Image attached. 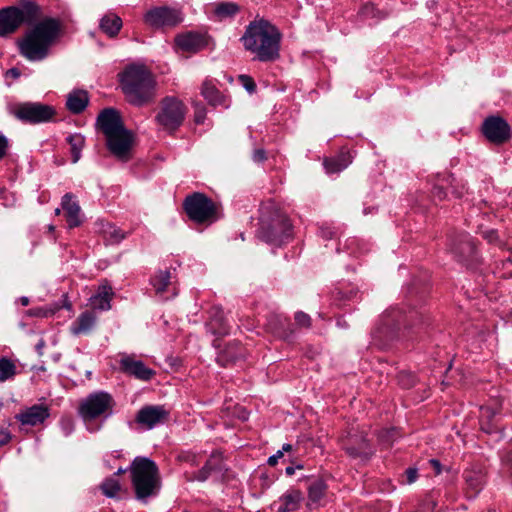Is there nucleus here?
Returning a JSON list of instances; mask_svg holds the SVG:
<instances>
[{
	"label": "nucleus",
	"mask_w": 512,
	"mask_h": 512,
	"mask_svg": "<svg viewBox=\"0 0 512 512\" xmlns=\"http://www.w3.org/2000/svg\"><path fill=\"white\" fill-rule=\"evenodd\" d=\"M95 126L105 136L106 147L115 158L122 162L131 159L134 135L125 127L117 109L109 107L101 110L96 118Z\"/></svg>",
	"instance_id": "obj_5"
},
{
	"label": "nucleus",
	"mask_w": 512,
	"mask_h": 512,
	"mask_svg": "<svg viewBox=\"0 0 512 512\" xmlns=\"http://www.w3.org/2000/svg\"><path fill=\"white\" fill-rule=\"evenodd\" d=\"M463 478L467 486L477 493L482 489L485 483L486 474L482 469H466L463 472Z\"/></svg>",
	"instance_id": "obj_32"
},
{
	"label": "nucleus",
	"mask_w": 512,
	"mask_h": 512,
	"mask_svg": "<svg viewBox=\"0 0 512 512\" xmlns=\"http://www.w3.org/2000/svg\"><path fill=\"white\" fill-rule=\"evenodd\" d=\"M257 236L262 241L281 246L293 236V225L289 217L269 201L260 207Z\"/></svg>",
	"instance_id": "obj_6"
},
{
	"label": "nucleus",
	"mask_w": 512,
	"mask_h": 512,
	"mask_svg": "<svg viewBox=\"0 0 512 512\" xmlns=\"http://www.w3.org/2000/svg\"><path fill=\"white\" fill-rule=\"evenodd\" d=\"M89 104V96L85 90H74L67 96L66 107L72 114L82 113Z\"/></svg>",
	"instance_id": "obj_29"
},
{
	"label": "nucleus",
	"mask_w": 512,
	"mask_h": 512,
	"mask_svg": "<svg viewBox=\"0 0 512 512\" xmlns=\"http://www.w3.org/2000/svg\"><path fill=\"white\" fill-rule=\"evenodd\" d=\"M97 315L92 310L82 312L75 322L71 325V333L73 335L88 334L92 331L96 324Z\"/></svg>",
	"instance_id": "obj_26"
},
{
	"label": "nucleus",
	"mask_w": 512,
	"mask_h": 512,
	"mask_svg": "<svg viewBox=\"0 0 512 512\" xmlns=\"http://www.w3.org/2000/svg\"><path fill=\"white\" fill-rule=\"evenodd\" d=\"M212 334L225 336L230 332V327L225 319L224 312L219 307H213L210 311V321L207 324Z\"/></svg>",
	"instance_id": "obj_27"
},
{
	"label": "nucleus",
	"mask_w": 512,
	"mask_h": 512,
	"mask_svg": "<svg viewBox=\"0 0 512 512\" xmlns=\"http://www.w3.org/2000/svg\"><path fill=\"white\" fill-rule=\"evenodd\" d=\"M246 356V349L242 344L233 340L228 342L217 354L216 361L222 367H228L243 360Z\"/></svg>",
	"instance_id": "obj_19"
},
{
	"label": "nucleus",
	"mask_w": 512,
	"mask_h": 512,
	"mask_svg": "<svg viewBox=\"0 0 512 512\" xmlns=\"http://www.w3.org/2000/svg\"><path fill=\"white\" fill-rule=\"evenodd\" d=\"M358 16L362 20L375 19L378 21L384 19L387 13L378 9L373 3L367 2L360 7Z\"/></svg>",
	"instance_id": "obj_37"
},
{
	"label": "nucleus",
	"mask_w": 512,
	"mask_h": 512,
	"mask_svg": "<svg viewBox=\"0 0 512 512\" xmlns=\"http://www.w3.org/2000/svg\"><path fill=\"white\" fill-rule=\"evenodd\" d=\"M116 402L112 395L105 391L90 393L78 406V414L84 422L98 418L107 419L113 414Z\"/></svg>",
	"instance_id": "obj_10"
},
{
	"label": "nucleus",
	"mask_w": 512,
	"mask_h": 512,
	"mask_svg": "<svg viewBox=\"0 0 512 512\" xmlns=\"http://www.w3.org/2000/svg\"><path fill=\"white\" fill-rule=\"evenodd\" d=\"M327 491V485L321 478L315 479L308 487V503L307 506L311 509L317 507L320 501L324 498Z\"/></svg>",
	"instance_id": "obj_31"
},
{
	"label": "nucleus",
	"mask_w": 512,
	"mask_h": 512,
	"mask_svg": "<svg viewBox=\"0 0 512 512\" xmlns=\"http://www.w3.org/2000/svg\"><path fill=\"white\" fill-rule=\"evenodd\" d=\"M252 159L254 162L262 163L267 160V153L262 148L255 149L252 154Z\"/></svg>",
	"instance_id": "obj_52"
},
{
	"label": "nucleus",
	"mask_w": 512,
	"mask_h": 512,
	"mask_svg": "<svg viewBox=\"0 0 512 512\" xmlns=\"http://www.w3.org/2000/svg\"><path fill=\"white\" fill-rule=\"evenodd\" d=\"M484 237L489 241V242H493L494 240L497 239V232L494 231V230H490L488 232H486L484 234Z\"/></svg>",
	"instance_id": "obj_57"
},
{
	"label": "nucleus",
	"mask_w": 512,
	"mask_h": 512,
	"mask_svg": "<svg viewBox=\"0 0 512 512\" xmlns=\"http://www.w3.org/2000/svg\"><path fill=\"white\" fill-rule=\"evenodd\" d=\"M118 79L122 93L130 105L143 107L155 102L157 81L153 73L145 65H127L118 74Z\"/></svg>",
	"instance_id": "obj_4"
},
{
	"label": "nucleus",
	"mask_w": 512,
	"mask_h": 512,
	"mask_svg": "<svg viewBox=\"0 0 512 512\" xmlns=\"http://www.w3.org/2000/svg\"><path fill=\"white\" fill-rule=\"evenodd\" d=\"M277 462H278V459H277L274 455L270 456V457L268 458V460H267V463H268L270 466H275V465L277 464Z\"/></svg>",
	"instance_id": "obj_62"
},
{
	"label": "nucleus",
	"mask_w": 512,
	"mask_h": 512,
	"mask_svg": "<svg viewBox=\"0 0 512 512\" xmlns=\"http://www.w3.org/2000/svg\"><path fill=\"white\" fill-rule=\"evenodd\" d=\"M73 198V194L66 193L61 200V207L65 212V218L70 229L79 227L82 224L81 208Z\"/></svg>",
	"instance_id": "obj_23"
},
{
	"label": "nucleus",
	"mask_w": 512,
	"mask_h": 512,
	"mask_svg": "<svg viewBox=\"0 0 512 512\" xmlns=\"http://www.w3.org/2000/svg\"><path fill=\"white\" fill-rule=\"evenodd\" d=\"M343 450L354 459L368 461L375 453L370 441L364 433H348L342 440Z\"/></svg>",
	"instance_id": "obj_14"
},
{
	"label": "nucleus",
	"mask_w": 512,
	"mask_h": 512,
	"mask_svg": "<svg viewBox=\"0 0 512 512\" xmlns=\"http://www.w3.org/2000/svg\"><path fill=\"white\" fill-rule=\"evenodd\" d=\"M282 34L266 19L251 21L240 38L246 51L254 55L259 62H275L280 58Z\"/></svg>",
	"instance_id": "obj_3"
},
{
	"label": "nucleus",
	"mask_w": 512,
	"mask_h": 512,
	"mask_svg": "<svg viewBox=\"0 0 512 512\" xmlns=\"http://www.w3.org/2000/svg\"><path fill=\"white\" fill-rule=\"evenodd\" d=\"M294 320H295V324L299 327V328H310L311 325H312V319L311 317L303 312V311H298L295 313V316H294Z\"/></svg>",
	"instance_id": "obj_44"
},
{
	"label": "nucleus",
	"mask_w": 512,
	"mask_h": 512,
	"mask_svg": "<svg viewBox=\"0 0 512 512\" xmlns=\"http://www.w3.org/2000/svg\"><path fill=\"white\" fill-rule=\"evenodd\" d=\"M119 366L124 374L142 381H149L156 375L155 370L146 366L143 361L136 360L133 356L122 357Z\"/></svg>",
	"instance_id": "obj_18"
},
{
	"label": "nucleus",
	"mask_w": 512,
	"mask_h": 512,
	"mask_svg": "<svg viewBox=\"0 0 512 512\" xmlns=\"http://www.w3.org/2000/svg\"><path fill=\"white\" fill-rule=\"evenodd\" d=\"M481 131L485 138L492 144L502 145L512 137V128L501 116L491 115L485 118Z\"/></svg>",
	"instance_id": "obj_12"
},
{
	"label": "nucleus",
	"mask_w": 512,
	"mask_h": 512,
	"mask_svg": "<svg viewBox=\"0 0 512 512\" xmlns=\"http://www.w3.org/2000/svg\"><path fill=\"white\" fill-rule=\"evenodd\" d=\"M429 464L433 468L436 475H439L442 472V465L439 460L434 458L430 459Z\"/></svg>",
	"instance_id": "obj_55"
},
{
	"label": "nucleus",
	"mask_w": 512,
	"mask_h": 512,
	"mask_svg": "<svg viewBox=\"0 0 512 512\" xmlns=\"http://www.w3.org/2000/svg\"><path fill=\"white\" fill-rule=\"evenodd\" d=\"M292 448H293V447H292V445H291V444L286 443V444H284V445L282 446V450H281V451H283V453H284V452H289V451H291V450H292Z\"/></svg>",
	"instance_id": "obj_64"
},
{
	"label": "nucleus",
	"mask_w": 512,
	"mask_h": 512,
	"mask_svg": "<svg viewBox=\"0 0 512 512\" xmlns=\"http://www.w3.org/2000/svg\"><path fill=\"white\" fill-rule=\"evenodd\" d=\"M319 235L324 240H331L337 236V232L333 227L323 225L319 228Z\"/></svg>",
	"instance_id": "obj_48"
},
{
	"label": "nucleus",
	"mask_w": 512,
	"mask_h": 512,
	"mask_svg": "<svg viewBox=\"0 0 512 512\" xmlns=\"http://www.w3.org/2000/svg\"><path fill=\"white\" fill-rule=\"evenodd\" d=\"M398 383L403 387V388H406V389H409L411 387L414 386L415 384V378L413 375H411L410 373H406V372H400L398 374Z\"/></svg>",
	"instance_id": "obj_46"
},
{
	"label": "nucleus",
	"mask_w": 512,
	"mask_h": 512,
	"mask_svg": "<svg viewBox=\"0 0 512 512\" xmlns=\"http://www.w3.org/2000/svg\"><path fill=\"white\" fill-rule=\"evenodd\" d=\"M67 143L70 145V153L72 163H76L81 158V151L85 145V138L80 133L71 134L66 138Z\"/></svg>",
	"instance_id": "obj_35"
},
{
	"label": "nucleus",
	"mask_w": 512,
	"mask_h": 512,
	"mask_svg": "<svg viewBox=\"0 0 512 512\" xmlns=\"http://www.w3.org/2000/svg\"><path fill=\"white\" fill-rule=\"evenodd\" d=\"M42 9L35 0H18L16 5L0 9V37L15 33L23 24L33 27L18 42L20 54L29 61H42L62 30L58 18L41 17Z\"/></svg>",
	"instance_id": "obj_1"
},
{
	"label": "nucleus",
	"mask_w": 512,
	"mask_h": 512,
	"mask_svg": "<svg viewBox=\"0 0 512 512\" xmlns=\"http://www.w3.org/2000/svg\"><path fill=\"white\" fill-rule=\"evenodd\" d=\"M123 21L114 12L106 13L99 22V29L109 38H115L122 29Z\"/></svg>",
	"instance_id": "obj_28"
},
{
	"label": "nucleus",
	"mask_w": 512,
	"mask_h": 512,
	"mask_svg": "<svg viewBox=\"0 0 512 512\" xmlns=\"http://www.w3.org/2000/svg\"><path fill=\"white\" fill-rule=\"evenodd\" d=\"M206 119V108L202 104H195L194 121L203 124Z\"/></svg>",
	"instance_id": "obj_49"
},
{
	"label": "nucleus",
	"mask_w": 512,
	"mask_h": 512,
	"mask_svg": "<svg viewBox=\"0 0 512 512\" xmlns=\"http://www.w3.org/2000/svg\"><path fill=\"white\" fill-rule=\"evenodd\" d=\"M8 147V139L4 135L0 134V160L6 156Z\"/></svg>",
	"instance_id": "obj_53"
},
{
	"label": "nucleus",
	"mask_w": 512,
	"mask_h": 512,
	"mask_svg": "<svg viewBox=\"0 0 512 512\" xmlns=\"http://www.w3.org/2000/svg\"><path fill=\"white\" fill-rule=\"evenodd\" d=\"M209 40L210 37L205 33L188 31L178 34L175 37V44L184 52L198 53L208 46Z\"/></svg>",
	"instance_id": "obj_15"
},
{
	"label": "nucleus",
	"mask_w": 512,
	"mask_h": 512,
	"mask_svg": "<svg viewBox=\"0 0 512 512\" xmlns=\"http://www.w3.org/2000/svg\"><path fill=\"white\" fill-rule=\"evenodd\" d=\"M13 115L23 123L40 124L50 122L56 116L53 106L41 102H24L15 105Z\"/></svg>",
	"instance_id": "obj_11"
},
{
	"label": "nucleus",
	"mask_w": 512,
	"mask_h": 512,
	"mask_svg": "<svg viewBox=\"0 0 512 512\" xmlns=\"http://www.w3.org/2000/svg\"><path fill=\"white\" fill-rule=\"evenodd\" d=\"M352 162V156L347 148H342L339 153L333 157H326L323 166L327 173L333 174L344 170Z\"/></svg>",
	"instance_id": "obj_24"
},
{
	"label": "nucleus",
	"mask_w": 512,
	"mask_h": 512,
	"mask_svg": "<svg viewBox=\"0 0 512 512\" xmlns=\"http://www.w3.org/2000/svg\"><path fill=\"white\" fill-rule=\"evenodd\" d=\"M240 11V7L234 2H220L215 6L214 14L219 20L234 17Z\"/></svg>",
	"instance_id": "obj_36"
},
{
	"label": "nucleus",
	"mask_w": 512,
	"mask_h": 512,
	"mask_svg": "<svg viewBox=\"0 0 512 512\" xmlns=\"http://www.w3.org/2000/svg\"><path fill=\"white\" fill-rule=\"evenodd\" d=\"M465 187L462 186L461 189H458V188H454L453 191H452V194L456 197V198H462L464 193H465Z\"/></svg>",
	"instance_id": "obj_58"
},
{
	"label": "nucleus",
	"mask_w": 512,
	"mask_h": 512,
	"mask_svg": "<svg viewBox=\"0 0 512 512\" xmlns=\"http://www.w3.org/2000/svg\"><path fill=\"white\" fill-rule=\"evenodd\" d=\"M45 347V341L43 339H40L39 342L36 344V350L39 355H42L43 348Z\"/></svg>",
	"instance_id": "obj_61"
},
{
	"label": "nucleus",
	"mask_w": 512,
	"mask_h": 512,
	"mask_svg": "<svg viewBox=\"0 0 512 512\" xmlns=\"http://www.w3.org/2000/svg\"><path fill=\"white\" fill-rule=\"evenodd\" d=\"M100 489L106 497L114 498L120 491L121 485L114 477H108L102 482Z\"/></svg>",
	"instance_id": "obj_42"
},
{
	"label": "nucleus",
	"mask_w": 512,
	"mask_h": 512,
	"mask_svg": "<svg viewBox=\"0 0 512 512\" xmlns=\"http://www.w3.org/2000/svg\"><path fill=\"white\" fill-rule=\"evenodd\" d=\"M145 23L154 29L172 28L182 22L179 10L167 6L154 7L144 15Z\"/></svg>",
	"instance_id": "obj_13"
},
{
	"label": "nucleus",
	"mask_w": 512,
	"mask_h": 512,
	"mask_svg": "<svg viewBox=\"0 0 512 512\" xmlns=\"http://www.w3.org/2000/svg\"><path fill=\"white\" fill-rule=\"evenodd\" d=\"M431 196H432V200L434 201V203L437 204L446 199L447 192L445 191V189L442 186L434 185L431 190Z\"/></svg>",
	"instance_id": "obj_47"
},
{
	"label": "nucleus",
	"mask_w": 512,
	"mask_h": 512,
	"mask_svg": "<svg viewBox=\"0 0 512 512\" xmlns=\"http://www.w3.org/2000/svg\"><path fill=\"white\" fill-rule=\"evenodd\" d=\"M182 208L188 219L197 225H211L222 217L221 205L202 192L188 194Z\"/></svg>",
	"instance_id": "obj_8"
},
{
	"label": "nucleus",
	"mask_w": 512,
	"mask_h": 512,
	"mask_svg": "<svg viewBox=\"0 0 512 512\" xmlns=\"http://www.w3.org/2000/svg\"><path fill=\"white\" fill-rule=\"evenodd\" d=\"M430 316L423 306L392 307L380 317L371 332L372 343L386 349L393 341L407 337L410 331L417 332L430 324Z\"/></svg>",
	"instance_id": "obj_2"
},
{
	"label": "nucleus",
	"mask_w": 512,
	"mask_h": 512,
	"mask_svg": "<svg viewBox=\"0 0 512 512\" xmlns=\"http://www.w3.org/2000/svg\"><path fill=\"white\" fill-rule=\"evenodd\" d=\"M450 249L458 261H472L476 255V244L467 233H461L451 240Z\"/></svg>",
	"instance_id": "obj_17"
},
{
	"label": "nucleus",
	"mask_w": 512,
	"mask_h": 512,
	"mask_svg": "<svg viewBox=\"0 0 512 512\" xmlns=\"http://www.w3.org/2000/svg\"><path fill=\"white\" fill-rule=\"evenodd\" d=\"M63 298V304H62V307L67 309V310H71L72 309V304L71 302L68 300V296L67 294H63L62 296Z\"/></svg>",
	"instance_id": "obj_59"
},
{
	"label": "nucleus",
	"mask_w": 512,
	"mask_h": 512,
	"mask_svg": "<svg viewBox=\"0 0 512 512\" xmlns=\"http://www.w3.org/2000/svg\"><path fill=\"white\" fill-rule=\"evenodd\" d=\"M50 409L48 406L43 404H35L25 411L15 415V419L22 425L37 426L49 418Z\"/></svg>",
	"instance_id": "obj_20"
},
{
	"label": "nucleus",
	"mask_w": 512,
	"mask_h": 512,
	"mask_svg": "<svg viewBox=\"0 0 512 512\" xmlns=\"http://www.w3.org/2000/svg\"><path fill=\"white\" fill-rule=\"evenodd\" d=\"M303 494L299 489H290L279 499L277 512H293L299 508Z\"/></svg>",
	"instance_id": "obj_30"
},
{
	"label": "nucleus",
	"mask_w": 512,
	"mask_h": 512,
	"mask_svg": "<svg viewBox=\"0 0 512 512\" xmlns=\"http://www.w3.org/2000/svg\"><path fill=\"white\" fill-rule=\"evenodd\" d=\"M400 437L396 428H384L378 431L377 439L379 444L384 448H389L394 441Z\"/></svg>",
	"instance_id": "obj_40"
},
{
	"label": "nucleus",
	"mask_w": 512,
	"mask_h": 512,
	"mask_svg": "<svg viewBox=\"0 0 512 512\" xmlns=\"http://www.w3.org/2000/svg\"><path fill=\"white\" fill-rule=\"evenodd\" d=\"M270 325H275V326L279 325V327H280L279 329L275 328V333L279 337L287 339L293 333V330L291 328L292 324H291L290 320L286 317L274 316L270 320Z\"/></svg>",
	"instance_id": "obj_39"
},
{
	"label": "nucleus",
	"mask_w": 512,
	"mask_h": 512,
	"mask_svg": "<svg viewBox=\"0 0 512 512\" xmlns=\"http://www.w3.org/2000/svg\"><path fill=\"white\" fill-rule=\"evenodd\" d=\"M106 238L113 244L121 242L125 238V233L114 226H109L105 231Z\"/></svg>",
	"instance_id": "obj_43"
},
{
	"label": "nucleus",
	"mask_w": 512,
	"mask_h": 512,
	"mask_svg": "<svg viewBox=\"0 0 512 512\" xmlns=\"http://www.w3.org/2000/svg\"><path fill=\"white\" fill-rule=\"evenodd\" d=\"M171 273L169 270H160L150 279V284L153 286L157 295L162 296L170 285Z\"/></svg>",
	"instance_id": "obj_34"
},
{
	"label": "nucleus",
	"mask_w": 512,
	"mask_h": 512,
	"mask_svg": "<svg viewBox=\"0 0 512 512\" xmlns=\"http://www.w3.org/2000/svg\"><path fill=\"white\" fill-rule=\"evenodd\" d=\"M168 417L169 412L164 406L147 405L137 412L135 421L147 429H152L158 424L165 423Z\"/></svg>",
	"instance_id": "obj_16"
},
{
	"label": "nucleus",
	"mask_w": 512,
	"mask_h": 512,
	"mask_svg": "<svg viewBox=\"0 0 512 512\" xmlns=\"http://www.w3.org/2000/svg\"><path fill=\"white\" fill-rule=\"evenodd\" d=\"M224 469V462L222 454L219 452H213L207 459L203 467L196 473H193L192 477H188V481L197 480L199 482L206 481L213 472H221Z\"/></svg>",
	"instance_id": "obj_21"
},
{
	"label": "nucleus",
	"mask_w": 512,
	"mask_h": 512,
	"mask_svg": "<svg viewBox=\"0 0 512 512\" xmlns=\"http://www.w3.org/2000/svg\"><path fill=\"white\" fill-rule=\"evenodd\" d=\"M11 438H12L11 433L8 430H6V429L1 430L0 431V447L9 443Z\"/></svg>",
	"instance_id": "obj_54"
},
{
	"label": "nucleus",
	"mask_w": 512,
	"mask_h": 512,
	"mask_svg": "<svg viewBox=\"0 0 512 512\" xmlns=\"http://www.w3.org/2000/svg\"><path fill=\"white\" fill-rule=\"evenodd\" d=\"M16 374V363L8 357H0V383L13 379Z\"/></svg>",
	"instance_id": "obj_38"
},
{
	"label": "nucleus",
	"mask_w": 512,
	"mask_h": 512,
	"mask_svg": "<svg viewBox=\"0 0 512 512\" xmlns=\"http://www.w3.org/2000/svg\"><path fill=\"white\" fill-rule=\"evenodd\" d=\"M238 80L242 84V86L246 89V91L249 92L250 94H252L256 91L257 85L251 76L242 74V75L238 76Z\"/></svg>",
	"instance_id": "obj_45"
},
{
	"label": "nucleus",
	"mask_w": 512,
	"mask_h": 512,
	"mask_svg": "<svg viewBox=\"0 0 512 512\" xmlns=\"http://www.w3.org/2000/svg\"><path fill=\"white\" fill-rule=\"evenodd\" d=\"M187 112L188 108L182 100L166 96L160 101L155 121L164 131L174 134L183 125Z\"/></svg>",
	"instance_id": "obj_9"
},
{
	"label": "nucleus",
	"mask_w": 512,
	"mask_h": 512,
	"mask_svg": "<svg viewBox=\"0 0 512 512\" xmlns=\"http://www.w3.org/2000/svg\"><path fill=\"white\" fill-rule=\"evenodd\" d=\"M114 296L112 291V287L109 285H101L98 288V291L95 295H92L89 298L90 310H100L105 311L111 308V300Z\"/></svg>",
	"instance_id": "obj_25"
},
{
	"label": "nucleus",
	"mask_w": 512,
	"mask_h": 512,
	"mask_svg": "<svg viewBox=\"0 0 512 512\" xmlns=\"http://www.w3.org/2000/svg\"><path fill=\"white\" fill-rule=\"evenodd\" d=\"M495 412L489 408H481V416L479 419L480 430L486 434H493L499 431L498 426L494 422Z\"/></svg>",
	"instance_id": "obj_33"
},
{
	"label": "nucleus",
	"mask_w": 512,
	"mask_h": 512,
	"mask_svg": "<svg viewBox=\"0 0 512 512\" xmlns=\"http://www.w3.org/2000/svg\"><path fill=\"white\" fill-rule=\"evenodd\" d=\"M20 71L17 69V68H11L7 71V75H10L11 77L13 78H18L20 77Z\"/></svg>",
	"instance_id": "obj_60"
},
{
	"label": "nucleus",
	"mask_w": 512,
	"mask_h": 512,
	"mask_svg": "<svg viewBox=\"0 0 512 512\" xmlns=\"http://www.w3.org/2000/svg\"><path fill=\"white\" fill-rule=\"evenodd\" d=\"M358 294L355 288H336L332 292V296L337 305H344L346 301L354 299Z\"/></svg>",
	"instance_id": "obj_41"
},
{
	"label": "nucleus",
	"mask_w": 512,
	"mask_h": 512,
	"mask_svg": "<svg viewBox=\"0 0 512 512\" xmlns=\"http://www.w3.org/2000/svg\"><path fill=\"white\" fill-rule=\"evenodd\" d=\"M201 95L212 107L228 108L230 106V98L224 95L211 80H205L202 83Z\"/></svg>",
	"instance_id": "obj_22"
},
{
	"label": "nucleus",
	"mask_w": 512,
	"mask_h": 512,
	"mask_svg": "<svg viewBox=\"0 0 512 512\" xmlns=\"http://www.w3.org/2000/svg\"><path fill=\"white\" fill-rule=\"evenodd\" d=\"M285 473L288 476H292L295 473V467H292V466L286 467Z\"/></svg>",
	"instance_id": "obj_63"
},
{
	"label": "nucleus",
	"mask_w": 512,
	"mask_h": 512,
	"mask_svg": "<svg viewBox=\"0 0 512 512\" xmlns=\"http://www.w3.org/2000/svg\"><path fill=\"white\" fill-rule=\"evenodd\" d=\"M404 476L406 478L405 483L406 484H412L414 483L418 478V470L414 467H409L405 470Z\"/></svg>",
	"instance_id": "obj_51"
},
{
	"label": "nucleus",
	"mask_w": 512,
	"mask_h": 512,
	"mask_svg": "<svg viewBox=\"0 0 512 512\" xmlns=\"http://www.w3.org/2000/svg\"><path fill=\"white\" fill-rule=\"evenodd\" d=\"M177 459L181 462L189 463L192 466H197V457L195 454L190 452H182L177 456Z\"/></svg>",
	"instance_id": "obj_50"
},
{
	"label": "nucleus",
	"mask_w": 512,
	"mask_h": 512,
	"mask_svg": "<svg viewBox=\"0 0 512 512\" xmlns=\"http://www.w3.org/2000/svg\"><path fill=\"white\" fill-rule=\"evenodd\" d=\"M131 484L135 498L147 503L158 495L161 489V477L157 464L148 457L137 456L129 466Z\"/></svg>",
	"instance_id": "obj_7"
},
{
	"label": "nucleus",
	"mask_w": 512,
	"mask_h": 512,
	"mask_svg": "<svg viewBox=\"0 0 512 512\" xmlns=\"http://www.w3.org/2000/svg\"><path fill=\"white\" fill-rule=\"evenodd\" d=\"M503 462L512 473V450L506 453V455L503 458Z\"/></svg>",
	"instance_id": "obj_56"
}]
</instances>
